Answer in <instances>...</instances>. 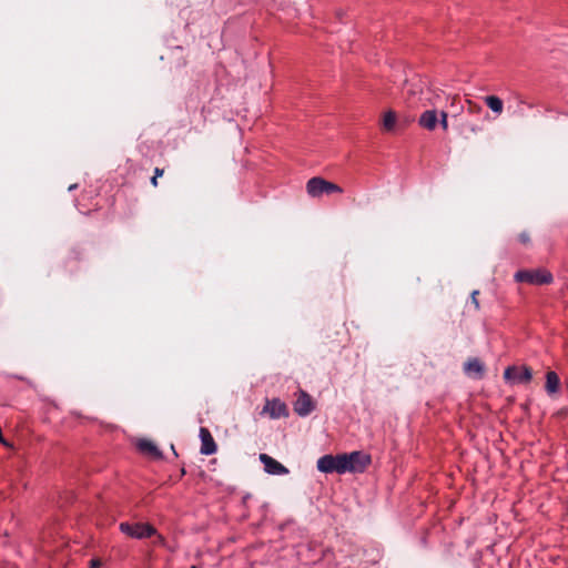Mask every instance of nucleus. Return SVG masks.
Wrapping results in <instances>:
<instances>
[{
    "mask_svg": "<svg viewBox=\"0 0 568 568\" xmlns=\"http://www.w3.org/2000/svg\"><path fill=\"white\" fill-rule=\"evenodd\" d=\"M515 280L520 283H528L532 285H545L550 284L554 280L550 272L537 268V270H521L515 274Z\"/></svg>",
    "mask_w": 568,
    "mask_h": 568,
    "instance_id": "f257e3e1",
    "label": "nucleus"
},
{
    "mask_svg": "<svg viewBox=\"0 0 568 568\" xmlns=\"http://www.w3.org/2000/svg\"><path fill=\"white\" fill-rule=\"evenodd\" d=\"M306 190L308 195H311L312 197H318L323 194L343 193V189L339 185L326 181L320 176H315L308 180L306 184Z\"/></svg>",
    "mask_w": 568,
    "mask_h": 568,
    "instance_id": "f03ea898",
    "label": "nucleus"
},
{
    "mask_svg": "<svg viewBox=\"0 0 568 568\" xmlns=\"http://www.w3.org/2000/svg\"><path fill=\"white\" fill-rule=\"evenodd\" d=\"M120 529L123 534L139 539L151 537L155 532V529L148 524L121 523Z\"/></svg>",
    "mask_w": 568,
    "mask_h": 568,
    "instance_id": "7ed1b4c3",
    "label": "nucleus"
},
{
    "mask_svg": "<svg viewBox=\"0 0 568 568\" xmlns=\"http://www.w3.org/2000/svg\"><path fill=\"white\" fill-rule=\"evenodd\" d=\"M506 381H513L519 384H527L532 378V371L528 366H509L504 372Z\"/></svg>",
    "mask_w": 568,
    "mask_h": 568,
    "instance_id": "20e7f679",
    "label": "nucleus"
},
{
    "mask_svg": "<svg viewBox=\"0 0 568 568\" xmlns=\"http://www.w3.org/2000/svg\"><path fill=\"white\" fill-rule=\"evenodd\" d=\"M315 409V403L312 396L303 389L297 392V398L294 402V412L301 416H308Z\"/></svg>",
    "mask_w": 568,
    "mask_h": 568,
    "instance_id": "39448f33",
    "label": "nucleus"
},
{
    "mask_svg": "<svg viewBox=\"0 0 568 568\" xmlns=\"http://www.w3.org/2000/svg\"><path fill=\"white\" fill-rule=\"evenodd\" d=\"M261 414H267L272 419L288 417L290 412L284 402L278 398L266 399Z\"/></svg>",
    "mask_w": 568,
    "mask_h": 568,
    "instance_id": "423d86ee",
    "label": "nucleus"
},
{
    "mask_svg": "<svg viewBox=\"0 0 568 568\" xmlns=\"http://www.w3.org/2000/svg\"><path fill=\"white\" fill-rule=\"evenodd\" d=\"M351 464V473H362L371 464V456L362 452H352L347 454Z\"/></svg>",
    "mask_w": 568,
    "mask_h": 568,
    "instance_id": "0eeeda50",
    "label": "nucleus"
},
{
    "mask_svg": "<svg viewBox=\"0 0 568 568\" xmlns=\"http://www.w3.org/2000/svg\"><path fill=\"white\" fill-rule=\"evenodd\" d=\"M260 460L263 463L265 471L271 475H286L288 473L284 465L267 454H261Z\"/></svg>",
    "mask_w": 568,
    "mask_h": 568,
    "instance_id": "6e6552de",
    "label": "nucleus"
},
{
    "mask_svg": "<svg viewBox=\"0 0 568 568\" xmlns=\"http://www.w3.org/2000/svg\"><path fill=\"white\" fill-rule=\"evenodd\" d=\"M200 438H201V449L200 452L203 455H212L216 453L217 446L215 440L211 434V432L206 427L200 428Z\"/></svg>",
    "mask_w": 568,
    "mask_h": 568,
    "instance_id": "1a4fd4ad",
    "label": "nucleus"
},
{
    "mask_svg": "<svg viewBox=\"0 0 568 568\" xmlns=\"http://www.w3.org/2000/svg\"><path fill=\"white\" fill-rule=\"evenodd\" d=\"M437 122L438 112L435 109L424 111L418 119V124L428 131L435 130Z\"/></svg>",
    "mask_w": 568,
    "mask_h": 568,
    "instance_id": "9d476101",
    "label": "nucleus"
},
{
    "mask_svg": "<svg viewBox=\"0 0 568 568\" xmlns=\"http://www.w3.org/2000/svg\"><path fill=\"white\" fill-rule=\"evenodd\" d=\"M560 379L556 372L549 371L546 374L545 390L549 396H554L559 392Z\"/></svg>",
    "mask_w": 568,
    "mask_h": 568,
    "instance_id": "9b49d317",
    "label": "nucleus"
},
{
    "mask_svg": "<svg viewBox=\"0 0 568 568\" xmlns=\"http://www.w3.org/2000/svg\"><path fill=\"white\" fill-rule=\"evenodd\" d=\"M464 371L470 376L481 377L485 372V367L478 358H470L464 364Z\"/></svg>",
    "mask_w": 568,
    "mask_h": 568,
    "instance_id": "f8f14e48",
    "label": "nucleus"
},
{
    "mask_svg": "<svg viewBox=\"0 0 568 568\" xmlns=\"http://www.w3.org/2000/svg\"><path fill=\"white\" fill-rule=\"evenodd\" d=\"M138 448L141 453L146 454L154 458H160L162 456L161 452L159 450L156 445L152 440H149V439H140L138 442Z\"/></svg>",
    "mask_w": 568,
    "mask_h": 568,
    "instance_id": "ddd939ff",
    "label": "nucleus"
},
{
    "mask_svg": "<svg viewBox=\"0 0 568 568\" xmlns=\"http://www.w3.org/2000/svg\"><path fill=\"white\" fill-rule=\"evenodd\" d=\"M417 93H424L422 89H419L415 84H406L404 89V95L407 99V105L408 108H417L419 106L420 101L418 99H414Z\"/></svg>",
    "mask_w": 568,
    "mask_h": 568,
    "instance_id": "4468645a",
    "label": "nucleus"
},
{
    "mask_svg": "<svg viewBox=\"0 0 568 568\" xmlns=\"http://www.w3.org/2000/svg\"><path fill=\"white\" fill-rule=\"evenodd\" d=\"M317 469L325 474L335 473L334 455H324L317 460Z\"/></svg>",
    "mask_w": 568,
    "mask_h": 568,
    "instance_id": "2eb2a0df",
    "label": "nucleus"
},
{
    "mask_svg": "<svg viewBox=\"0 0 568 568\" xmlns=\"http://www.w3.org/2000/svg\"><path fill=\"white\" fill-rule=\"evenodd\" d=\"M335 473L345 474L351 473V464L347 458V454L335 455Z\"/></svg>",
    "mask_w": 568,
    "mask_h": 568,
    "instance_id": "dca6fc26",
    "label": "nucleus"
},
{
    "mask_svg": "<svg viewBox=\"0 0 568 568\" xmlns=\"http://www.w3.org/2000/svg\"><path fill=\"white\" fill-rule=\"evenodd\" d=\"M486 105L496 114H500L504 110V102L497 95H487L484 98Z\"/></svg>",
    "mask_w": 568,
    "mask_h": 568,
    "instance_id": "f3484780",
    "label": "nucleus"
},
{
    "mask_svg": "<svg viewBox=\"0 0 568 568\" xmlns=\"http://www.w3.org/2000/svg\"><path fill=\"white\" fill-rule=\"evenodd\" d=\"M395 123H396V113L394 111L386 112L383 118L384 130L392 131L395 128Z\"/></svg>",
    "mask_w": 568,
    "mask_h": 568,
    "instance_id": "a211bd4d",
    "label": "nucleus"
},
{
    "mask_svg": "<svg viewBox=\"0 0 568 568\" xmlns=\"http://www.w3.org/2000/svg\"><path fill=\"white\" fill-rule=\"evenodd\" d=\"M439 99V93L433 92L432 97L423 99L422 97L418 98V101H420L419 105L427 106V105H437V100Z\"/></svg>",
    "mask_w": 568,
    "mask_h": 568,
    "instance_id": "6ab92c4d",
    "label": "nucleus"
},
{
    "mask_svg": "<svg viewBox=\"0 0 568 568\" xmlns=\"http://www.w3.org/2000/svg\"><path fill=\"white\" fill-rule=\"evenodd\" d=\"M467 105H468L469 113L478 114L483 111V108L479 104H477L470 100H467Z\"/></svg>",
    "mask_w": 568,
    "mask_h": 568,
    "instance_id": "aec40b11",
    "label": "nucleus"
},
{
    "mask_svg": "<svg viewBox=\"0 0 568 568\" xmlns=\"http://www.w3.org/2000/svg\"><path fill=\"white\" fill-rule=\"evenodd\" d=\"M439 116H440L439 124H440L442 129L444 131H447L448 130V121H447L448 114H447V112L442 110L439 112Z\"/></svg>",
    "mask_w": 568,
    "mask_h": 568,
    "instance_id": "412c9836",
    "label": "nucleus"
},
{
    "mask_svg": "<svg viewBox=\"0 0 568 568\" xmlns=\"http://www.w3.org/2000/svg\"><path fill=\"white\" fill-rule=\"evenodd\" d=\"M519 242L524 245H528L530 243V235L528 232H521L518 236Z\"/></svg>",
    "mask_w": 568,
    "mask_h": 568,
    "instance_id": "4be33fe9",
    "label": "nucleus"
},
{
    "mask_svg": "<svg viewBox=\"0 0 568 568\" xmlns=\"http://www.w3.org/2000/svg\"><path fill=\"white\" fill-rule=\"evenodd\" d=\"M478 294H479L478 291H474L471 293V303L474 304L476 310H479V302H478V298H477Z\"/></svg>",
    "mask_w": 568,
    "mask_h": 568,
    "instance_id": "5701e85b",
    "label": "nucleus"
},
{
    "mask_svg": "<svg viewBox=\"0 0 568 568\" xmlns=\"http://www.w3.org/2000/svg\"><path fill=\"white\" fill-rule=\"evenodd\" d=\"M101 566H102V562L98 558L91 559L89 562L90 568H100Z\"/></svg>",
    "mask_w": 568,
    "mask_h": 568,
    "instance_id": "b1692460",
    "label": "nucleus"
},
{
    "mask_svg": "<svg viewBox=\"0 0 568 568\" xmlns=\"http://www.w3.org/2000/svg\"><path fill=\"white\" fill-rule=\"evenodd\" d=\"M164 173V170L163 169H160V168H155L154 169V178H161Z\"/></svg>",
    "mask_w": 568,
    "mask_h": 568,
    "instance_id": "393cba45",
    "label": "nucleus"
},
{
    "mask_svg": "<svg viewBox=\"0 0 568 568\" xmlns=\"http://www.w3.org/2000/svg\"><path fill=\"white\" fill-rule=\"evenodd\" d=\"M458 100V95H454L450 98V105L453 108H457L456 101Z\"/></svg>",
    "mask_w": 568,
    "mask_h": 568,
    "instance_id": "a878e982",
    "label": "nucleus"
},
{
    "mask_svg": "<svg viewBox=\"0 0 568 568\" xmlns=\"http://www.w3.org/2000/svg\"><path fill=\"white\" fill-rule=\"evenodd\" d=\"M158 179H159V178H154V176H152V179H151V184H152L154 187H156V186H158V184H159V183H158Z\"/></svg>",
    "mask_w": 568,
    "mask_h": 568,
    "instance_id": "bb28decb",
    "label": "nucleus"
},
{
    "mask_svg": "<svg viewBox=\"0 0 568 568\" xmlns=\"http://www.w3.org/2000/svg\"><path fill=\"white\" fill-rule=\"evenodd\" d=\"M470 131L473 133H477L479 131V128L477 125H471Z\"/></svg>",
    "mask_w": 568,
    "mask_h": 568,
    "instance_id": "cd10ccee",
    "label": "nucleus"
},
{
    "mask_svg": "<svg viewBox=\"0 0 568 568\" xmlns=\"http://www.w3.org/2000/svg\"><path fill=\"white\" fill-rule=\"evenodd\" d=\"M457 112H460L463 110V106L456 108Z\"/></svg>",
    "mask_w": 568,
    "mask_h": 568,
    "instance_id": "c85d7f7f",
    "label": "nucleus"
},
{
    "mask_svg": "<svg viewBox=\"0 0 568 568\" xmlns=\"http://www.w3.org/2000/svg\"><path fill=\"white\" fill-rule=\"evenodd\" d=\"M565 385H566V388L568 390V378L566 379Z\"/></svg>",
    "mask_w": 568,
    "mask_h": 568,
    "instance_id": "c756f323",
    "label": "nucleus"
}]
</instances>
